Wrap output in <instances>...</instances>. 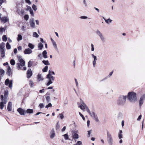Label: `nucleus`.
Returning a JSON list of instances; mask_svg holds the SVG:
<instances>
[{
	"mask_svg": "<svg viewBox=\"0 0 145 145\" xmlns=\"http://www.w3.org/2000/svg\"><path fill=\"white\" fill-rule=\"evenodd\" d=\"M32 52V51L31 49L28 48L25 49L24 52L25 54H30Z\"/></svg>",
	"mask_w": 145,
	"mask_h": 145,
	"instance_id": "16",
	"label": "nucleus"
},
{
	"mask_svg": "<svg viewBox=\"0 0 145 145\" xmlns=\"http://www.w3.org/2000/svg\"><path fill=\"white\" fill-rule=\"evenodd\" d=\"M33 110L32 109H28L26 110V112L28 113L32 114L33 113Z\"/></svg>",
	"mask_w": 145,
	"mask_h": 145,
	"instance_id": "31",
	"label": "nucleus"
},
{
	"mask_svg": "<svg viewBox=\"0 0 145 145\" xmlns=\"http://www.w3.org/2000/svg\"><path fill=\"white\" fill-rule=\"evenodd\" d=\"M29 24L31 27L33 28H35V24L34 22V19L32 18L30 19Z\"/></svg>",
	"mask_w": 145,
	"mask_h": 145,
	"instance_id": "12",
	"label": "nucleus"
},
{
	"mask_svg": "<svg viewBox=\"0 0 145 145\" xmlns=\"http://www.w3.org/2000/svg\"><path fill=\"white\" fill-rule=\"evenodd\" d=\"M27 77L28 78H29L32 75V72L31 69H29L27 71Z\"/></svg>",
	"mask_w": 145,
	"mask_h": 145,
	"instance_id": "17",
	"label": "nucleus"
},
{
	"mask_svg": "<svg viewBox=\"0 0 145 145\" xmlns=\"http://www.w3.org/2000/svg\"><path fill=\"white\" fill-rule=\"evenodd\" d=\"M29 18V16L28 15H27V14L25 15L24 16V19L26 21H27L28 20Z\"/></svg>",
	"mask_w": 145,
	"mask_h": 145,
	"instance_id": "47",
	"label": "nucleus"
},
{
	"mask_svg": "<svg viewBox=\"0 0 145 145\" xmlns=\"http://www.w3.org/2000/svg\"><path fill=\"white\" fill-rule=\"evenodd\" d=\"M14 54H16L17 52V50L16 48H15L14 50Z\"/></svg>",
	"mask_w": 145,
	"mask_h": 145,
	"instance_id": "61",
	"label": "nucleus"
},
{
	"mask_svg": "<svg viewBox=\"0 0 145 145\" xmlns=\"http://www.w3.org/2000/svg\"><path fill=\"white\" fill-rule=\"evenodd\" d=\"M17 111L21 115H25V111L21 108H19L17 109Z\"/></svg>",
	"mask_w": 145,
	"mask_h": 145,
	"instance_id": "14",
	"label": "nucleus"
},
{
	"mask_svg": "<svg viewBox=\"0 0 145 145\" xmlns=\"http://www.w3.org/2000/svg\"><path fill=\"white\" fill-rule=\"evenodd\" d=\"M113 72V70L111 72H110L109 73V75L107 77L109 78L112 75Z\"/></svg>",
	"mask_w": 145,
	"mask_h": 145,
	"instance_id": "51",
	"label": "nucleus"
},
{
	"mask_svg": "<svg viewBox=\"0 0 145 145\" xmlns=\"http://www.w3.org/2000/svg\"><path fill=\"white\" fill-rule=\"evenodd\" d=\"M112 20H111L109 18L108 19L105 20V22L107 24H109L110 23L112 22Z\"/></svg>",
	"mask_w": 145,
	"mask_h": 145,
	"instance_id": "36",
	"label": "nucleus"
},
{
	"mask_svg": "<svg viewBox=\"0 0 145 145\" xmlns=\"http://www.w3.org/2000/svg\"><path fill=\"white\" fill-rule=\"evenodd\" d=\"M80 18L82 19H86L88 18V17L86 16H82L80 17Z\"/></svg>",
	"mask_w": 145,
	"mask_h": 145,
	"instance_id": "54",
	"label": "nucleus"
},
{
	"mask_svg": "<svg viewBox=\"0 0 145 145\" xmlns=\"http://www.w3.org/2000/svg\"><path fill=\"white\" fill-rule=\"evenodd\" d=\"M96 33L100 37L102 42L103 43L105 42L106 40V39L102 33L99 30H96Z\"/></svg>",
	"mask_w": 145,
	"mask_h": 145,
	"instance_id": "7",
	"label": "nucleus"
},
{
	"mask_svg": "<svg viewBox=\"0 0 145 145\" xmlns=\"http://www.w3.org/2000/svg\"><path fill=\"white\" fill-rule=\"evenodd\" d=\"M29 11H30V14H31V15L32 16H34V14L33 12V10H32L31 9Z\"/></svg>",
	"mask_w": 145,
	"mask_h": 145,
	"instance_id": "53",
	"label": "nucleus"
},
{
	"mask_svg": "<svg viewBox=\"0 0 145 145\" xmlns=\"http://www.w3.org/2000/svg\"><path fill=\"white\" fill-rule=\"evenodd\" d=\"M63 136H64L65 139L66 140H67L68 139L69 136L67 134H65L64 135H63Z\"/></svg>",
	"mask_w": 145,
	"mask_h": 145,
	"instance_id": "43",
	"label": "nucleus"
},
{
	"mask_svg": "<svg viewBox=\"0 0 145 145\" xmlns=\"http://www.w3.org/2000/svg\"><path fill=\"white\" fill-rule=\"evenodd\" d=\"M47 52L46 50L44 51L42 53V55L43 57L45 59L47 58Z\"/></svg>",
	"mask_w": 145,
	"mask_h": 145,
	"instance_id": "21",
	"label": "nucleus"
},
{
	"mask_svg": "<svg viewBox=\"0 0 145 145\" xmlns=\"http://www.w3.org/2000/svg\"><path fill=\"white\" fill-rule=\"evenodd\" d=\"M122 133V131L121 130H120L118 133V138L120 139L123 138Z\"/></svg>",
	"mask_w": 145,
	"mask_h": 145,
	"instance_id": "25",
	"label": "nucleus"
},
{
	"mask_svg": "<svg viewBox=\"0 0 145 145\" xmlns=\"http://www.w3.org/2000/svg\"><path fill=\"white\" fill-rule=\"evenodd\" d=\"M0 51L1 52V56L3 58L5 56V49L0 50Z\"/></svg>",
	"mask_w": 145,
	"mask_h": 145,
	"instance_id": "24",
	"label": "nucleus"
},
{
	"mask_svg": "<svg viewBox=\"0 0 145 145\" xmlns=\"http://www.w3.org/2000/svg\"><path fill=\"white\" fill-rule=\"evenodd\" d=\"M21 30L22 31H25V27L24 26H22L21 27Z\"/></svg>",
	"mask_w": 145,
	"mask_h": 145,
	"instance_id": "59",
	"label": "nucleus"
},
{
	"mask_svg": "<svg viewBox=\"0 0 145 145\" xmlns=\"http://www.w3.org/2000/svg\"><path fill=\"white\" fill-rule=\"evenodd\" d=\"M28 46L31 49H33L34 48V45L31 43H29Z\"/></svg>",
	"mask_w": 145,
	"mask_h": 145,
	"instance_id": "32",
	"label": "nucleus"
},
{
	"mask_svg": "<svg viewBox=\"0 0 145 145\" xmlns=\"http://www.w3.org/2000/svg\"><path fill=\"white\" fill-rule=\"evenodd\" d=\"M136 94L133 92H129L127 95L128 99L131 102H135L137 100Z\"/></svg>",
	"mask_w": 145,
	"mask_h": 145,
	"instance_id": "4",
	"label": "nucleus"
},
{
	"mask_svg": "<svg viewBox=\"0 0 145 145\" xmlns=\"http://www.w3.org/2000/svg\"><path fill=\"white\" fill-rule=\"evenodd\" d=\"M10 64L12 65H14L15 63V61L13 59H11L10 61Z\"/></svg>",
	"mask_w": 145,
	"mask_h": 145,
	"instance_id": "38",
	"label": "nucleus"
},
{
	"mask_svg": "<svg viewBox=\"0 0 145 145\" xmlns=\"http://www.w3.org/2000/svg\"><path fill=\"white\" fill-rule=\"evenodd\" d=\"M38 57L39 59H41L42 57V54H39L38 55Z\"/></svg>",
	"mask_w": 145,
	"mask_h": 145,
	"instance_id": "64",
	"label": "nucleus"
},
{
	"mask_svg": "<svg viewBox=\"0 0 145 145\" xmlns=\"http://www.w3.org/2000/svg\"><path fill=\"white\" fill-rule=\"evenodd\" d=\"M7 67V74L8 76H10L11 74L12 73V69L8 65Z\"/></svg>",
	"mask_w": 145,
	"mask_h": 145,
	"instance_id": "15",
	"label": "nucleus"
},
{
	"mask_svg": "<svg viewBox=\"0 0 145 145\" xmlns=\"http://www.w3.org/2000/svg\"><path fill=\"white\" fill-rule=\"evenodd\" d=\"M33 37L36 38H38L39 37V35L36 32H34L33 33Z\"/></svg>",
	"mask_w": 145,
	"mask_h": 145,
	"instance_id": "39",
	"label": "nucleus"
},
{
	"mask_svg": "<svg viewBox=\"0 0 145 145\" xmlns=\"http://www.w3.org/2000/svg\"><path fill=\"white\" fill-rule=\"evenodd\" d=\"M4 30V29L3 28L1 27L0 28V33H2Z\"/></svg>",
	"mask_w": 145,
	"mask_h": 145,
	"instance_id": "57",
	"label": "nucleus"
},
{
	"mask_svg": "<svg viewBox=\"0 0 145 145\" xmlns=\"http://www.w3.org/2000/svg\"><path fill=\"white\" fill-rule=\"evenodd\" d=\"M52 106V104L50 103L48 104V105H46V106H45V108H48L49 107H51Z\"/></svg>",
	"mask_w": 145,
	"mask_h": 145,
	"instance_id": "50",
	"label": "nucleus"
},
{
	"mask_svg": "<svg viewBox=\"0 0 145 145\" xmlns=\"http://www.w3.org/2000/svg\"><path fill=\"white\" fill-rule=\"evenodd\" d=\"M107 140L109 145H113V139L111 133L108 131H107Z\"/></svg>",
	"mask_w": 145,
	"mask_h": 145,
	"instance_id": "6",
	"label": "nucleus"
},
{
	"mask_svg": "<svg viewBox=\"0 0 145 145\" xmlns=\"http://www.w3.org/2000/svg\"><path fill=\"white\" fill-rule=\"evenodd\" d=\"M33 64V63L31 60L29 61L28 63V66L29 67H31Z\"/></svg>",
	"mask_w": 145,
	"mask_h": 145,
	"instance_id": "40",
	"label": "nucleus"
},
{
	"mask_svg": "<svg viewBox=\"0 0 145 145\" xmlns=\"http://www.w3.org/2000/svg\"><path fill=\"white\" fill-rule=\"evenodd\" d=\"M144 100H145V94H144L141 96L140 99L139 104L140 106H141L143 104Z\"/></svg>",
	"mask_w": 145,
	"mask_h": 145,
	"instance_id": "11",
	"label": "nucleus"
},
{
	"mask_svg": "<svg viewBox=\"0 0 145 145\" xmlns=\"http://www.w3.org/2000/svg\"><path fill=\"white\" fill-rule=\"evenodd\" d=\"M56 136V134L54 129H52L50 133V137L51 138H53Z\"/></svg>",
	"mask_w": 145,
	"mask_h": 145,
	"instance_id": "13",
	"label": "nucleus"
},
{
	"mask_svg": "<svg viewBox=\"0 0 145 145\" xmlns=\"http://www.w3.org/2000/svg\"><path fill=\"white\" fill-rule=\"evenodd\" d=\"M4 73L5 71L1 69H0V74L1 75L3 76L4 74Z\"/></svg>",
	"mask_w": 145,
	"mask_h": 145,
	"instance_id": "37",
	"label": "nucleus"
},
{
	"mask_svg": "<svg viewBox=\"0 0 145 145\" xmlns=\"http://www.w3.org/2000/svg\"><path fill=\"white\" fill-rule=\"evenodd\" d=\"M5 43L3 42H2L0 44V50L4 49V48L5 47Z\"/></svg>",
	"mask_w": 145,
	"mask_h": 145,
	"instance_id": "30",
	"label": "nucleus"
},
{
	"mask_svg": "<svg viewBox=\"0 0 145 145\" xmlns=\"http://www.w3.org/2000/svg\"><path fill=\"white\" fill-rule=\"evenodd\" d=\"M22 37L21 35L18 34V37L17 38V40L18 41H19L20 40H22Z\"/></svg>",
	"mask_w": 145,
	"mask_h": 145,
	"instance_id": "28",
	"label": "nucleus"
},
{
	"mask_svg": "<svg viewBox=\"0 0 145 145\" xmlns=\"http://www.w3.org/2000/svg\"><path fill=\"white\" fill-rule=\"evenodd\" d=\"M29 84L30 86L31 87H33V86L34 83L31 80H30L29 81Z\"/></svg>",
	"mask_w": 145,
	"mask_h": 145,
	"instance_id": "48",
	"label": "nucleus"
},
{
	"mask_svg": "<svg viewBox=\"0 0 145 145\" xmlns=\"http://www.w3.org/2000/svg\"><path fill=\"white\" fill-rule=\"evenodd\" d=\"M17 12L18 14L21 16H22L24 12V11L23 9H18L17 10Z\"/></svg>",
	"mask_w": 145,
	"mask_h": 145,
	"instance_id": "19",
	"label": "nucleus"
},
{
	"mask_svg": "<svg viewBox=\"0 0 145 145\" xmlns=\"http://www.w3.org/2000/svg\"><path fill=\"white\" fill-rule=\"evenodd\" d=\"M1 21L3 23H5L8 21V18L7 17L4 16L1 18Z\"/></svg>",
	"mask_w": 145,
	"mask_h": 145,
	"instance_id": "22",
	"label": "nucleus"
},
{
	"mask_svg": "<svg viewBox=\"0 0 145 145\" xmlns=\"http://www.w3.org/2000/svg\"><path fill=\"white\" fill-rule=\"evenodd\" d=\"M12 103L9 102L7 106V110L8 111H10L12 110Z\"/></svg>",
	"mask_w": 145,
	"mask_h": 145,
	"instance_id": "20",
	"label": "nucleus"
},
{
	"mask_svg": "<svg viewBox=\"0 0 145 145\" xmlns=\"http://www.w3.org/2000/svg\"><path fill=\"white\" fill-rule=\"evenodd\" d=\"M39 106L40 108H43L44 107V105L43 103H40Z\"/></svg>",
	"mask_w": 145,
	"mask_h": 145,
	"instance_id": "49",
	"label": "nucleus"
},
{
	"mask_svg": "<svg viewBox=\"0 0 145 145\" xmlns=\"http://www.w3.org/2000/svg\"><path fill=\"white\" fill-rule=\"evenodd\" d=\"M94 120L96 121L97 122H98L99 121V120L98 119L97 116L96 118Z\"/></svg>",
	"mask_w": 145,
	"mask_h": 145,
	"instance_id": "62",
	"label": "nucleus"
},
{
	"mask_svg": "<svg viewBox=\"0 0 145 145\" xmlns=\"http://www.w3.org/2000/svg\"><path fill=\"white\" fill-rule=\"evenodd\" d=\"M18 49L19 51H21L22 50V47L21 46H19L18 47Z\"/></svg>",
	"mask_w": 145,
	"mask_h": 145,
	"instance_id": "60",
	"label": "nucleus"
},
{
	"mask_svg": "<svg viewBox=\"0 0 145 145\" xmlns=\"http://www.w3.org/2000/svg\"><path fill=\"white\" fill-rule=\"evenodd\" d=\"M46 101L47 102V103H48L50 101V96H47L46 97Z\"/></svg>",
	"mask_w": 145,
	"mask_h": 145,
	"instance_id": "41",
	"label": "nucleus"
},
{
	"mask_svg": "<svg viewBox=\"0 0 145 145\" xmlns=\"http://www.w3.org/2000/svg\"><path fill=\"white\" fill-rule=\"evenodd\" d=\"M48 66H46L42 70L43 72H45L47 71L48 69Z\"/></svg>",
	"mask_w": 145,
	"mask_h": 145,
	"instance_id": "35",
	"label": "nucleus"
},
{
	"mask_svg": "<svg viewBox=\"0 0 145 145\" xmlns=\"http://www.w3.org/2000/svg\"><path fill=\"white\" fill-rule=\"evenodd\" d=\"M91 56L93 58V67H95L96 65V62L97 60V56L94 55L93 54H91Z\"/></svg>",
	"mask_w": 145,
	"mask_h": 145,
	"instance_id": "10",
	"label": "nucleus"
},
{
	"mask_svg": "<svg viewBox=\"0 0 145 145\" xmlns=\"http://www.w3.org/2000/svg\"><path fill=\"white\" fill-rule=\"evenodd\" d=\"M25 1L26 3L29 5H30L31 3V2L30 1V0H25Z\"/></svg>",
	"mask_w": 145,
	"mask_h": 145,
	"instance_id": "55",
	"label": "nucleus"
},
{
	"mask_svg": "<svg viewBox=\"0 0 145 145\" xmlns=\"http://www.w3.org/2000/svg\"><path fill=\"white\" fill-rule=\"evenodd\" d=\"M51 40L52 43L54 48L56 50H58V48L57 47V45L56 42L52 38L51 39Z\"/></svg>",
	"mask_w": 145,
	"mask_h": 145,
	"instance_id": "18",
	"label": "nucleus"
},
{
	"mask_svg": "<svg viewBox=\"0 0 145 145\" xmlns=\"http://www.w3.org/2000/svg\"><path fill=\"white\" fill-rule=\"evenodd\" d=\"M73 138L75 139H78L79 138L78 135L76 133H74L72 135Z\"/></svg>",
	"mask_w": 145,
	"mask_h": 145,
	"instance_id": "27",
	"label": "nucleus"
},
{
	"mask_svg": "<svg viewBox=\"0 0 145 145\" xmlns=\"http://www.w3.org/2000/svg\"><path fill=\"white\" fill-rule=\"evenodd\" d=\"M91 51L93 52L95 50L94 48V46L93 44L91 43Z\"/></svg>",
	"mask_w": 145,
	"mask_h": 145,
	"instance_id": "45",
	"label": "nucleus"
},
{
	"mask_svg": "<svg viewBox=\"0 0 145 145\" xmlns=\"http://www.w3.org/2000/svg\"><path fill=\"white\" fill-rule=\"evenodd\" d=\"M42 62L45 65H50V63L48 60H43L42 61Z\"/></svg>",
	"mask_w": 145,
	"mask_h": 145,
	"instance_id": "29",
	"label": "nucleus"
},
{
	"mask_svg": "<svg viewBox=\"0 0 145 145\" xmlns=\"http://www.w3.org/2000/svg\"><path fill=\"white\" fill-rule=\"evenodd\" d=\"M19 62L17 64V68L18 70H22V67L25 65V62L24 60L21 58V56L18 57Z\"/></svg>",
	"mask_w": 145,
	"mask_h": 145,
	"instance_id": "5",
	"label": "nucleus"
},
{
	"mask_svg": "<svg viewBox=\"0 0 145 145\" xmlns=\"http://www.w3.org/2000/svg\"><path fill=\"white\" fill-rule=\"evenodd\" d=\"M127 96L126 95H121L118 97L117 100V104L119 106L124 105L125 103Z\"/></svg>",
	"mask_w": 145,
	"mask_h": 145,
	"instance_id": "3",
	"label": "nucleus"
},
{
	"mask_svg": "<svg viewBox=\"0 0 145 145\" xmlns=\"http://www.w3.org/2000/svg\"><path fill=\"white\" fill-rule=\"evenodd\" d=\"M8 94V91L6 90L5 91L4 95H1L0 96V99L1 101L0 102V108L1 110L3 109L5 105L7 103Z\"/></svg>",
	"mask_w": 145,
	"mask_h": 145,
	"instance_id": "1",
	"label": "nucleus"
},
{
	"mask_svg": "<svg viewBox=\"0 0 145 145\" xmlns=\"http://www.w3.org/2000/svg\"><path fill=\"white\" fill-rule=\"evenodd\" d=\"M141 117H142V115H139V116H138V119H137V120L138 121L140 120L141 118Z\"/></svg>",
	"mask_w": 145,
	"mask_h": 145,
	"instance_id": "58",
	"label": "nucleus"
},
{
	"mask_svg": "<svg viewBox=\"0 0 145 145\" xmlns=\"http://www.w3.org/2000/svg\"><path fill=\"white\" fill-rule=\"evenodd\" d=\"M44 89H42L40 90L39 91V92L40 93H43L44 92Z\"/></svg>",
	"mask_w": 145,
	"mask_h": 145,
	"instance_id": "63",
	"label": "nucleus"
},
{
	"mask_svg": "<svg viewBox=\"0 0 145 145\" xmlns=\"http://www.w3.org/2000/svg\"><path fill=\"white\" fill-rule=\"evenodd\" d=\"M38 79L39 81H41L43 80V78L41 74H39L38 75Z\"/></svg>",
	"mask_w": 145,
	"mask_h": 145,
	"instance_id": "33",
	"label": "nucleus"
},
{
	"mask_svg": "<svg viewBox=\"0 0 145 145\" xmlns=\"http://www.w3.org/2000/svg\"><path fill=\"white\" fill-rule=\"evenodd\" d=\"M77 105L78 107L80 108L83 111H86L87 112H89V108L84 102L81 99H80V101L77 103Z\"/></svg>",
	"mask_w": 145,
	"mask_h": 145,
	"instance_id": "2",
	"label": "nucleus"
},
{
	"mask_svg": "<svg viewBox=\"0 0 145 145\" xmlns=\"http://www.w3.org/2000/svg\"><path fill=\"white\" fill-rule=\"evenodd\" d=\"M55 73L54 71H52L51 70H49L48 72V75L52 76V75H55Z\"/></svg>",
	"mask_w": 145,
	"mask_h": 145,
	"instance_id": "26",
	"label": "nucleus"
},
{
	"mask_svg": "<svg viewBox=\"0 0 145 145\" xmlns=\"http://www.w3.org/2000/svg\"><path fill=\"white\" fill-rule=\"evenodd\" d=\"M2 40L3 41H6L7 40V38L6 35H3L2 37Z\"/></svg>",
	"mask_w": 145,
	"mask_h": 145,
	"instance_id": "42",
	"label": "nucleus"
},
{
	"mask_svg": "<svg viewBox=\"0 0 145 145\" xmlns=\"http://www.w3.org/2000/svg\"><path fill=\"white\" fill-rule=\"evenodd\" d=\"M6 1V0H0V6H1L3 3L5 2Z\"/></svg>",
	"mask_w": 145,
	"mask_h": 145,
	"instance_id": "52",
	"label": "nucleus"
},
{
	"mask_svg": "<svg viewBox=\"0 0 145 145\" xmlns=\"http://www.w3.org/2000/svg\"><path fill=\"white\" fill-rule=\"evenodd\" d=\"M47 78L48 79L49 81L46 84V85L47 86H49L52 83L55 79V77L52 76L47 75Z\"/></svg>",
	"mask_w": 145,
	"mask_h": 145,
	"instance_id": "8",
	"label": "nucleus"
},
{
	"mask_svg": "<svg viewBox=\"0 0 145 145\" xmlns=\"http://www.w3.org/2000/svg\"><path fill=\"white\" fill-rule=\"evenodd\" d=\"M32 7L33 9V10H34L35 11L37 10V6L33 4V5Z\"/></svg>",
	"mask_w": 145,
	"mask_h": 145,
	"instance_id": "46",
	"label": "nucleus"
},
{
	"mask_svg": "<svg viewBox=\"0 0 145 145\" xmlns=\"http://www.w3.org/2000/svg\"><path fill=\"white\" fill-rule=\"evenodd\" d=\"M6 48L8 49H9L11 48V46L8 42H7L6 44Z\"/></svg>",
	"mask_w": 145,
	"mask_h": 145,
	"instance_id": "44",
	"label": "nucleus"
},
{
	"mask_svg": "<svg viewBox=\"0 0 145 145\" xmlns=\"http://www.w3.org/2000/svg\"><path fill=\"white\" fill-rule=\"evenodd\" d=\"M5 84L7 86H8L11 89L12 85V80H10L8 79H7L5 80Z\"/></svg>",
	"mask_w": 145,
	"mask_h": 145,
	"instance_id": "9",
	"label": "nucleus"
},
{
	"mask_svg": "<svg viewBox=\"0 0 145 145\" xmlns=\"http://www.w3.org/2000/svg\"><path fill=\"white\" fill-rule=\"evenodd\" d=\"M44 46L42 43L41 42L39 43L38 45V47L39 50H41L42 49Z\"/></svg>",
	"mask_w": 145,
	"mask_h": 145,
	"instance_id": "23",
	"label": "nucleus"
},
{
	"mask_svg": "<svg viewBox=\"0 0 145 145\" xmlns=\"http://www.w3.org/2000/svg\"><path fill=\"white\" fill-rule=\"evenodd\" d=\"M87 112L90 115V116L91 117H93V116H94V115H95V114L94 112H91L89 110V112Z\"/></svg>",
	"mask_w": 145,
	"mask_h": 145,
	"instance_id": "34",
	"label": "nucleus"
},
{
	"mask_svg": "<svg viewBox=\"0 0 145 145\" xmlns=\"http://www.w3.org/2000/svg\"><path fill=\"white\" fill-rule=\"evenodd\" d=\"M59 116L60 118L61 119H63L64 118V116L63 114H59Z\"/></svg>",
	"mask_w": 145,
	"mask_h": 145,
	"instance_id": "56",
	"label": "nucleus"
}]
</instances>
